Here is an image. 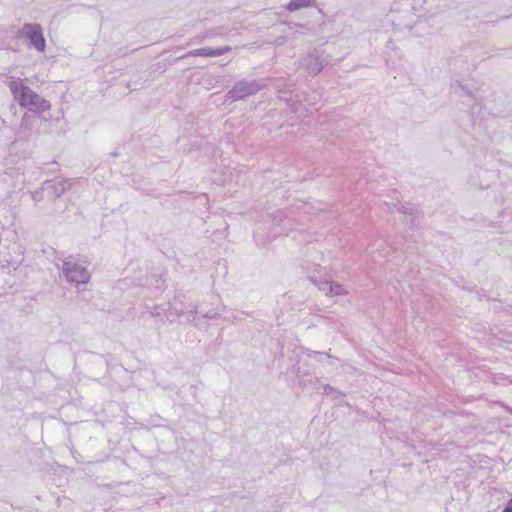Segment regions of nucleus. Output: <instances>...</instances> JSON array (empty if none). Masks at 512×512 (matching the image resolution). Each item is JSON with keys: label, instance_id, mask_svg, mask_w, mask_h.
Masks as SVG:
<instances>
[{"label": "nucleus", "instance_id": "obj_24", "mask_svg": "<svg viewBox=\"0 0 512 512\" xmlns=\"http://www.w3.org/2000/svg\"><path fill=\"white\" fill-rule=\"evenodd\" d=\"M301 383H302L304 386H306V385H307V383H308V380H303ZM309 383H313V380H312V379H310V380H309Z\"/></svg>", "mask_w": 512, "mask_h": 512}, {"label": "nucleus", "instance_id": "obj_13", "mask_svg": "<svg viewBox=\"0 0 512 512\" xmlns=\"http://www.w3.org/2000/svg\"><path fill=\"white\" fill-rule=\"evenodd\" d=\"M309 279L315 286L318 287L319 290L323 291L325 294L329 291V288L331 287V282L328 280H321L317 279L313 276H309Z\"/></svg>", "mask_w": 512, "mask_h": 512}, {"label": "nucleus", "instance_id": "obj_8", "mask_svg": "<svg viewBox=\"0 0 512 512\" xmlns=\"http://www.w3.org/2000/svg\"><path fill=\"white\" fill-rule=\"evenodd\" d=\"M65 184L66 180L64 179L45 181L43 189L48 190L51 196L57 198L66 191Z\"/></svg>", "mask_w": 512, "mask_h": 512}, {"label": "nucleus", "instance_id": "obj_18", "mask_svg": "<svg viewBox=\"0 0 512 512\" xmlns=\"http://www.w3.org/2000/svg\"><path fill=\"white\" fill-rule=\"evenodd\" d=\"M278 98L284 100L286 103L291 101V97L288 96V93L285 90L278 91Z\"/></svg>", "mask_w": 512, "mask_h": 512}, {"label": "nucleus", "instance_id": "obj_23", "mask_svg": "<svg viewBox=\"0 0 512 512\" xmlns=\"http://www.w3.org/2000/svg\"><path fill=\"white\" fill-rule=\"evenodd\" d=\"M459 87L465 92V94H467L469 96L471 95V92L469 89H467V87H465L463 85H460Z\"/></svg>", "mask_w": 512, "mask_h": 512}, {"label": "nucleus", "instance_id": "obj_9", "mask_svg": "<svg viewBox=\"0 0 512 512\" xmlns=\"http://www.w3.org/2000/svg\"><path fill=\"white\" fill-rule=\"evenodd\" d=\"M398 211L410 216V219L406 220V223L409 224L411 227H415L419 224L417 219L418 210L413 204L406 203L405 205L399 207Z\"/></svg>", "mask_w": 512, "mask_h": 512}, {"label": "nucleus", "instance_id": "obj_1", "mask_svg": "<svg viewBox=\"0 0 512 512\" xmlns=\"http://www.w3.org/2000/svg\"><path fill=\"white\" fill-rule=\"evenodd\" d=\"M9 87L19 104L28 110L36 113H42L51 108V104L48 100L38 95L27 85H24L21 82L12 81Z\"/></svg>", "mask_w": 512, "mask_h": 512}, {"label": "nucleus", "instance_id": "obj_7", "mask_svg": "<svg viewBox=\"0 0 512 512\" xmlns=\"http://www.w3.org/2000/svg\"><path fill=\"white\" fill-rule=\"evenodd\" d=\"M327 63V61L320 59L319 57H316L312 54L303 59V65L305 66L308 74L311 76L318 75Z\"/></svg>", "mask_w": 512, "mask_h": 512}, {"label": "nucleus", "instance_id": "obj_19", "mask_svg": "<svg viewBox=\"0 0 512 512\" xmlns=\"http://www.w3.org/2000/svg\"><path fill=\"white\" fill-rule=\"evenodd\" d=\"M314 353L319 356L318 361H323L324 358L339 360L338 358H336L328 353H322V352H316V351Z\"/></svg>", "mask_w": 512, "mask_h": 512}, {"label": "nucleus", "instance_id": "obj_14", "mask_svg": "<svg viewBox=\"0 0 512 512\" xmlns=\"http://www.w3.org/2000/svg\"><path fill=\"white\" fill-rule=\"evenodd\" d=\"M348 291L343 288L342 285L338 283H332L331 287L329 288V291L326 292L327 296H336V295H347Z\"/></svg>", "mask_w": 512, "mask_h": 512}, {"label": "nucleus", "instance_id": "obj_22", "mask_svg": "<svg viewBox=\"0 0 512 512\" xmlns=\"http://www.w3.org/2000/svg\"><path fill=\"white\" fill-rule=\"evenodd\" d=\"M503 512H512V498L508 500L507 504L503 509Z\"/></svg>", "mask_w": 512, "mask_h": 512}, {"label": "nucleus", "instance_id": "obj_10", "mask_svg": "<svg viewBox=\"0 0 512 512\" xmlns=\"http://www.w3.org/2000/svg\"><path fill=\"white\" fill-rule=\"evenodd\" d=\"M184 309L185 314L182 315L187 323H191L194 326H198V323L196 322V315L198 313V306L196 304H188L186 305L184 303Z\"/></svg>", "mask_w": 512, "mask_h": 512}, {"label": "nucleus", "instance_id": "obj_17", "mask_svg": "<svg viewBox=\"0 0 512 512\" xmlns=\"http://www.w3.org/2000/svg\"><path fill=\"white\" fill-rule=\"evenodd\" d=\"M284 218H285V214L281 210H277L273 214V221L276 222L277 224H280L283 221Z\"/></svg>", "mask_w": 512, "mask_h": 512}, {"label": "nucleus", "instance_id": "obj_4", "mask_svg": "<svg viewBox=\"0 0 512 512\" xmlns=\"http://www.w3.org/2000/svg\"><path fill=\"white\" fill-rule=\"evenodd\" d=\"M19 37L29 39L30 46L34 47L38 52H44L46 48V40L43 35L42 27L40 24L26 23L18 31Z\"/></svg>", "mask_w": 512, "mask_h": 512}, {"label": "nucleus", "instance_id": "obj_21", "mask_svg": "<svg viewBox=\"0 0 512 512\" xmlns=\"http://www.w3.org/2000/svg\"><path fill=\"white\" fill-rule=\"evenodd\" d=\"M159 309H160V306H158V305L150 308V310H149L150 316H152V317L159 316L161 314Z\"/></svg>", "mask_w": 512, "mask_h": 512}, {"label": "nucleus", "instance_id": "obj_15", "mask_svg": "<svg viewBox=\"0 0 512 512\" xmlns=\"http://www.w3.org/2000/svg\"><path fill=\"white\" fill-rule=\"evenodd\" d=\"M407 14H408V18L409 20L406 21V22H398V23H395V19H393V23L397 26H399L400 28H407V29H411L413 27V24H414V17L412 15V13L410 11H407Z\"/></svg>", "mask_w": 512, "mask_h": 512}, {"label": "nucleus", "instance_id": "obj_11", "mask_svg": "<svg viewBox=\"0 0 512 512\" xmlns=\"http://www.w3.org/2000/svg\"><path fill=\"white\" fill-rule=\"evenodd\" d=\"M315 4V0H291L287 5L288 11H297L302 8L311 7Z\"/></svg>", "mask_w": 512, "mask_h": 512}, {"label": "nucleus", "instance_id": "obj_3", "mask_svg": "<svg viewBox=\"0 0 512 512\" xmlns=\"http://www.w3.org/2000/svg\"><path fill=\"white\" fill-rule=\"evenodd\" d=\"M62 271L68 282L74 284H85L90 279L87 268L78 263L73 256L63 260Z\"/></svg>", "mask_w": 512, "mask_h": 512}, {"label": "nucleus", "instance_id": "obj_2", "mask_svg": "<svg viewBox=\"0 0 512 512\" xmlns=\"http://www.w3.org/2000/svg\"><path fill=\"white\" fill-rule=\"evenodd\" d=\"M266 87L264 80H247L243 79L234 84V86L226 93V102H235L244 100L249 96L257 94Z\"/></svg>", "mask_w": 512, "mask_h": 512}, {"label": "nucleus", "instance_id": "obj_12", "mask_svg": "<svg viewBox=\"0 0 512 512\" xmlns=\"http://www.w3.org/2000/svg\"><path fill=\"white\" fill-rule=\"evenodd\" d=\"M324 394L326 396H330L333 400H338L346 396V394L329 384H325L322 386Z\"/></svg>", "mask_w": 512, "mask_h": 512}, {"label": "nucleus", "instance_id": "obj_20", "mask_svg": "<svg viewBox=\"0 0 512 512\" xmlns=\"http://www.w3.org/2000/svg\"><path fill=\"white\" fill-rule=\"evenodd\" d=\"M218 316H219V313L216 311H207L203 315V317L206 319H216Z\"/></svg>", "mask_w": 512, "mask_h": 512}, {"label": "nucleus", "instance_id": "obj_5", "mask_svg": "<svg viewBox=\"0 0 512 512\" xmlns=\"http://www.w3.org/2000/svg\"><path fill=\"white\" fill-rule=\"evenodd\" d=\"M184 294L182 293H179L177 295H175L174 297V302L173 303H169L168 304V310H167V320L170 322V323H173L177 320H179L182 315L185 314V309H184Z\"/></svg>", "mask_w": 512, "mask_h": 512}, {"label": "nucleus", "instance_id": "obj_25", "mask_svg": "<svg viewBox=\"0 0 512 512\" xmlns=\"http://www.w3.org/2000/svg\"><path fill=\"white\" fill-rule=\"evenodd\" d=\"M314 382H315V383H318V382H319V379H318V378H315V379H314Z\"/></svg>", "mask_w": 512, "mask_h": 512}, {"label": "nucleus", "instance_id": "obj_6", "mask_svg": "<svg viewBox=\"0 0 512 512\" xmlns=\"http://www.w3.org/2000/svg\"><path fill=\"white\" fill-rule=\"evenodd\" d=\"M231 47L224 46V47H218V48H212V47H203L195 50H191L187 52L186 54L180 56L178 59H184L187 57H194V56H201V57H217L225 54L226 52L230 51Z\"/></svg>", "mask_w": 512, "mask_h": 512}, {"label": "nucleus", "instance_id": "obj_16", "mask_svg": "<svg viewBox=\"0 0 512 512\" xmlns=\"http://www.w3.org/2000/svg\"><path fill=\"white\" fill-rule=\"evenodd\" d=\"M287 105L289 106L290 110L294 113H297L302 107V103L300 101L293 100L292 98L291 101L287 103Z\"/></svg>", "mask_w": 512, "mask_h": 512}]
</instances>
